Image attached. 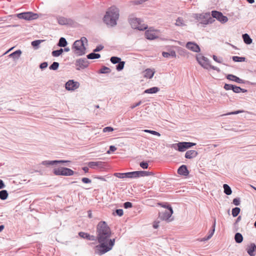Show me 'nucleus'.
Returning a JSON list of instances; mask_svg holds the SVG:
<instances>
[{"label": "nucleus", "instance_id": "obj_1", "mask_svg": "<svg viewBox=\"0 0 256 256\" xmlns=\"http://www.w3.org/2000/svg\"><path fill=\"white\" fill-rule=\"evenodd\" d=\"M96 240L98 244L95 246V252L102 255L111 250L116 242L115 238H112V231L104 221L99 222L96 226Z\"/></svg>", "mask_w": 256, "mask_h": 256}, {"label": "nucleus", "instance_id": "obj_2", "mask_svg": "<svg viewBox=\"0 0 256 256\" xmlns=\"http://www.w3.org/2000/svg\"><path fill=\"white\" fill-rule=\"evenodd\" d=\"M119 18V10L115 6H112L106 11L103 20L108 26H114L116 24Z\"/></svg>", "mask_w": 256, "mask_h": 256}, {"label": "nucleus", "instance_id": "obj_3", "mask_svg": "<svg viewBox=\"0 0 256 256\" xmlns=\"http://www.w3.org/2000/svg\"><path fill=\"white\" fill-rule=\"evenodd\" d=\"M85 44H88V40L86 37H82L80 40H76L72 46V50L76 56H80L86 52Z\"/></svg>", "mask_w": 256, "mask_h": 256}, {"label": "nucleus", "instance_id": "obj_4", "mask_svg": "<svg viewBox=\"0 0 256 256\" xmlns=\"http://www.w3.org/2000/svg\"><path fill=\"white\" fill-rule=\"evenodd\" d=\"M197 60L198 61V63L204 68L208 69L210 68L216 70L218 72H220V70L219 68L212 66L210 64V61L208 59L206 58L204 56L200 55L196 57Z\"/></svg>", "mask_w": 256, "mask_h": 256}, {"label": "nucleus", "instance_id": "obj_5", "mask_svg": "<svg viewBox=\"0 0 256 256\" xmlns=\"http://www.w3.org/2000/svg\"><path fill=\"white\" fill-rule=\"evenodd\" d=\"M194 18L199 22L200 24H203L204 25L212 24L214 21V18L211 17L210 13L196 14Z\"/></svg>", "mask_w": 256, "mask_h": 256}, {"label": "nucleus", "instance_id": "obj_6", "mask_svg": "<svg viewBox=\"0 0 256 256\" xmlns=\"http://www.w3.org/2000/svg\"><path fill=\"white\" fill-rule=\"evenodd\" d=\"M52 172L56 176H71L74 174L72 170L65 167L54 168Z\"/></svg>", "mask_w": 256, "mask_h": 256}, {"label": "nucleus", "instance_id": "obj_7", "mask_svg": "<svg viewBox=\"0 0 256 256\" xmlns=\"http://www.w3.org/2000/svg\"><path fill=\"white\" fill-rule=\"evenodd\" d=\"M38 16L37 14L32 12H24L17 14V18L19 20H36Z\"/></svg>", "mask_w": 256, "mask_h": 256}, {"label": "nucleus", "instance_id": "obj_8", "mask_svg": "<svg viewBox=\"0 0 256 256\" xmlns=\"http://www.w3.org/2000/svg\"><path fill=\"white\" fill-rule=\"evenodd\" d=\"M130 22L133 28L138 29L140 30H144L147 28L145 24H142L140 19L138 18H130Z\"/></svg>", "mask_w": 256, "mask_h": 256}, {"label": "nucleus", "instance_id": "obj_9", "mask_svg": "<svg viewBox=\"0 0 256 256\" xmlns=\"http://www.w3.org/2000/svg\"><path fill=\"white\" fill-rule=\"evenodd\" d=\"M212 18H216L222 24L226 23L228 20V18L224 16L221 12L213 10L212 12Z\"/></svg>", "mask_w": 256, "mask_h": 256}, {"label": "nucleus", "instance_id": "obj_10", "mask_svg": "<svg viewBox=\"0 0 256 256\" xmlns=\"http://www.w3.org/2000/svg\"><path fill=\"white\" fill-rule=\"evenodd\" d=\"M175 144L178 146V151L184 152L186 149L196 145V144L190 142H180Z\"/></svg>", "mask_w": 256, "mask_h": 256}, {"label": "nucleus", "instance_id": "obj_11", "mask_svg": "<svg viewBox=\"0 0 256 256\" xmlns=\"http://www.w3.org/2000/svg\"><path fill=\"white\" fill-rule=\"evenodd\" d=\"M168 210H165L164 212L160 213V218L164 220H168L173 214L172 208L170 206H168Z\"/></svg>", "mask_w": 256, "mask_h": 256}, {"label": "nucleus", "instance_id": "obj_12", "mask_svg": "<svg viewBox=\"0 0 256 256\" xmlns=\"http://www.w3.org/2000/svg\"><path fill=\"white\" fill-rule=\"evenodd\" d=\"M80 83L74 80H69L65 84L66 88L68 90H74L80 86Z\"/></svg>", "mask_w": 256, "mask_h": 256}, {"label": "nucleus", "instance_id": "obj_13", "mask_svg": "<svg viewBox=\"0 0 256 256\" xmlns=\"http://www.w3.org/2000/svg\"><path fill=\"white\" fill-rule=\"evenodd\" d=\"M57 20L58 24L60 25H72L74 24L72 20L64 16H58Z\"/></svg>", "mask_w": 256, "mask_h": 256}, {"label": "nucleus", "instance_id": "obj_14", "mask_svg": "<svg viewBox=\"0 0 256 256\" xmlns=\"http://www.w3.org/2000/svg\"><path fill=\"white\" fill-rule=\"evenodd\" d=\"M186 48L194 52H200V48L199 46L196 43L194 42H188L186 44Z\"/></svg>", "mask_w": 256, "mask_h": 256}, {"label": "nucleus", "instance_id": "obj_15", "mask_svg": "<svg viewBox=\"0 0 256 256\" xmlns=\"http://www.w3.org/2000/svg\"><path fill=\"white\" fill-rule=\"evenodd\" d=\"M88 166L92 168L96 169V168H104V162L100 161L90 162L88 164Z\"/></svg>", "mask_w": 256, "mask_h": 256}, {"label": "nucleus", "instance_id": "obj_16", "mask_svg": "<svg viewBox=\"0 0 256 256\" xmlns=\"http://www.w3.org/2000/svg\"><path fill=\"white\" fill-rule=\"evenodd\" d=\"M146 38L148 40H154L157 38L156 32L154 30H148L145 32Z\"/></svg>", "mask_w": 256, "mask_h": 256}, {"label": "nucleus", "instance_id": "obj_17", "mask_svg": "<svg viewBox=\"0 0 256 256\" xmlns=\"http://www.w3.org/2000/svg\"><path fill=\"white\" fill-rule=\"evenodd\" d=\"M88 64V62L86 58H80L76 61V65L82 68H86Z\"/></svg>", "mask_w": 256, "mask_h": 256}, {"label": "nucleus", "instance_id": "obj_18", "mask_svg": "<svg viewBox=\"0 0 256 256\" xmlns=\"http://www.w3.org/2000/svg\"><path fill=\"white\" fill-rule=\"evenodd\" d=\"M178 173L180 175L188 176L189 174V171L186 165H182L178 168Z\"/></svg>", "mask_w": 256, "mask_h": 256}, {"label": "nucleus", "instance_id": "obj_19", "mask_svg": "<svg viewBox=\"0 0 256 256\" xmlns=\"http://www.w3.org/2000/svg\"><path fill=\"white\" fill-rule=\"evenodd\" d=\"M247 252L250 256H254L256 252V246L254 244H251L246 249Z\"/></svg>", "mask_w": 256, "mask_h": 256}, {"label": "nucleus", "instance_id": "obj_20", "mask_svg": "<svg viewBox=\"0 0 256 256\" xmlns=\"http://www.w3.org/2000/svg\"><path fill=\"white\" fill-rule=\"evenodd\" d=\"M144 78L150 79L153 77L155 71L154 69L147 68L144 71Z\"/></svg>", "mask_w": 256, "mask_h": 256}, {"label": "nucleus", "instance_id": "obj_21", "mask_svg": "<svg viewBox=\"0 0 256 256\" xmlns=\"http://www.w3.org/2000/svg\"><path fill=\"white\" fill-rule=\"evenodd\" d=\"M198 153L194 150H188L185 154V158L188 159H191L196 157Z\"/></svg>", "mask_w": 256, "mask_h": 256}, {"label": "nucleus", "instance_id": "obj_22", "mask_svg": "<svg viewBox=\"0 0 256 256\" xmlns=\"http://www.w3.org/2000/svg\"><path fill=\"white\" fill-rule=\"evenodd\" d=\"M226 78L230 80L234 81V82H236L239 84H244V82L240 78H238L233 74H228L226 76Z\"/></svg>", "mask_w": 256, "mask_h": 256}, {"label": "nucleus", "instance_id": "obj_23", "mask_svg": "<svg viewBox=\"0 0 256 256\" xmlns=\"http://www.w3.org/2000/svg\"><path fill=\"white\" fill-rule=\"evenodd\" d=\"M78 235L80 237L84 238H86L88 240H94V236H90L88 233L81 232L78 233Z\"/></svg>", "mask_w": 256, "mask_h": 256}, {"label": "nucleus", "instance_id": "obj_24", "mask_svg": "<svg viewBox=\"0 0 256 256\" xmlns=\"http://www.w3.org/2000/svg\"><path fill=\"white\" fill-rule=\"evenodd\" d=\"M138 174L136 175V178L140 176H148L153 175L154 174L152 172H146V171H136Z\"/></svg>", "mask_w": 256, "mask_h": 256}, {"label": "nucleus", "instance_id": "obj_25", "mask_svg": "<svg viewBox=\"0 0 256 256\" xmlns=\"http://www.w3.org/2000/svg\"><path fill=\"white\" fill-rule=\"evenodd\" d=\"M160 90V89L158 87H152L146 90L144 93V94H156Z\"/></svg>", "mask_w": 256, "mask_h": 256}, {"label": "nucleus", "instance_id": "obj_26", "mask_svg": "<svg viewBox=\"0 0 256 256\" xmlns=\"http://www.w3.org/2000/svg\"><path fill=\"white\" fill-rule=\"evenodd\" d=\"M162 54L164 58H176V53L174 50H171L170 52H163Z\"/></svg>", "mask_w": 256, "mask_h": 256}, {"label": "nucleus", "instance_id": "obj_27", "mask_svg": "<svg viewBox=\"0 0 256 256\" xmlns=\"http://www.w3.org/2000/svg\"><path fill=\"white\" fill-rule=\"evenodd\" d=\"M242 38L244 42L248 44H250L252 43V39L250 38L249 35L247 34H242Z\"/></svg>", "mask_w": 256, "mask_h": 256}, {"label": "nucleus", "instance_id": "obj_28", "mask_svg": "<svg viewBox=\"0 0 256 256\" xmlns=\"http://www.w3.org/2000/svg\"><path fill=\"white\" fill-rule=\"evenodd\" d=\"M124 178H136V175L138 174L136 171L132 172H128L126 173H122Z\"/></svg>", "mask_w": 256, "mask_h": 256}, {"label": "nucleus", "instance_id": "obj_29", "mask_svg": "<svg viewBox=\"0 0 256 256\" xmlns=\"http://www.w3.org/2000/svg\"><path fill=\"white\" fill-rule=\"evenodd\" d=\"M68 44L66 39L64 38H60L59 40L58 46L60 47H66Z\"/></svg>", "mask_w": 256, "mask_h": 256}, {"label": "nucleus", "instance_id": "obj_30", "mask_svg": "<svg viewBox=\"0 0 256 256\" xmlns=\"http://www.w3.org/2000/svg\"><path fill=\"white\" fill-rule=\"evenodd\" d=\"M234 240L237 243H241L243 240V236L240 233L237 232L234 236Z\"/></svg>", "mask_w": 256, "mask_h": 256}, {"label": "nucleus", "instance_id": "obj_31", "mask_svg": "<svg viewBox=\"0 0 256 256\" xmlns=\"http://www.w3.org/2000/svg\"><path fill=\"white\" fill-rule=\"evenodd\" d=\"M232 90L234 92H236V93H240V92H247V90H246L245 89L242 88L239 86H236L234 85H233Z\"/></svg>", "mask_w": 256, "mask_h": 256}, {"label": "nucleus", "instance_id": "obj_32", "mask_svg": "<svg viewBox=\"0 0 256 256\" xmlns=\"http://www.w3.org/2000/svg\"><path fill=\"white\" fill-rule=\"evenodd\" d=\"M224 189V192L227 195L232 194V191L231 188L227 184H224L223 186Z\"/></svg>", "mask_w": 256, "mask_h": 256}, {"label": "nucleus", "instance_id": "obj_33", "mask_svg": "<svg viewBox=\"0 0 256 256\" xmlns=\"http://www.w3.org/2000/svg\"><path fill=\"white\" fill-rule=\"evenodd\" d=\"M86 56L88 59H96L100 58V55L98 54L92 52L88 54Z\"/></svg>", "mask_w": 256, "mask_h": 256}, {"label": "nucleus", "instance_id": "obj_34", "mask_svg": "<svg viewBox=\"0 0 256 256\" xmlns=\"http://www.w3.org/2000/svg\"><path fill=\"white\" fill-rule=\"evenodd\" d=\"M8 193L6 190H2L0 191V198L2 200H5L7 198Z\"/></svg>", "mask_w": 256, "mask_h": 256}, {"label": "nucleus", "instance_id": "obj_35", "mask_svg": "<svg viewBox=\"0 0 256 256\" xmlns=\"http://www.w3.org/2000/svg\"><path fill=\"white\" fill-rule=\"evenodd\" d=\"M63 52V49L60 48V50L52 51V54L53 56L58 57L62 54Z\"/></svg>", "mask_w": 256, "mask_h": 256}, {"label": "nucleus", "instance_id": "obj_36", "mask_svg": "<svg viewBox=\"0 0 256 256\" xmlns=\"http://www.w3.org/2000/svg\"><path fill=\"white\" fill-rule=\"evenodd\" d=\"M40 164L45 166H49L55 164L54 160H44L42 161Z\"/></svg>", "mask_w": 256, "mask_h": 256}, {"label": "nucleus", "instance_id": "obj_37", "mask_svg": "<svg viewBox=\"0 0 256 256\" xmlns=\"http://www.w3.org/2000/svg\"><path fill=\"white\" fill-rule=\"evenodd\" d=\"M175 24L177 26H184L186 24H184V20L182 18H178L176 20L175 23Z\"/></svg>", "mask_w": 256, "mask_h": 256}, {"label": "nucleus", "instance_id": "obj_38", "mask_svg": "<svg viewBox=\"0 0 256 256\" xmlns=\"http://www.w3.org/2000/svg\"><path fill=\"white\" fill-rule=\"evenodd\" d=\"M240 208L238 207L234 208L232 210V215L234 217H236L240 212Z\"/></svg>", "mask_w": 256, "mask_h": 256}, {"label": "nucleus", "instance_id": "obj_39", "mask_svg": "<svg viewBox=\"0 0 256 256\" xmlns=\"http://www.w3.org/2000/svg\"><path fill=\"white\" fill-rule=\"evenodd\" d=\"M124 64H125V62H124V61H120V62L118 63V64L116 66V70H118V71H120L122 70L124 68Z\"/></svg>", "mask_w": 256, "mask_h": 256}, {"label": "nucleus", "instance_id": "obj_40", "mask_svg": "<svg viewBox=\"0 0 256 256\" xmlns=\"http://www.w3.org/2000/svg\"><path fill=\"white\" fill-rule=\"evenodd\" d=\"M232 60L236 62H242L245 61V58L244 57H240L238 56H234L232 58Z\"/></svg>", "mask_w": 256, "mask_h": 256}, {"label": "nucleus", "instance_id": "obj_41", "mask_svg": "<svg viewBox=\"0 0 256 256\" xmlns=\"http://www.w3.org/2000/svg\"><path fill=\"white\" fill-rule=\"evenodd\" d=\"M120 61L121 58L118 57L112 56L110 58V62L114 64H118Z\"/></svg>", "mask_w": 256, "mask_h": 256}, {"label": "nucleus", "instance_id": "obj_42", "mask_svg": "<svg viewBox=\"0 0 256 256\" xmlns=\"http://www.w3.org/2000/svg\"><path fill=\"white\" fill-rule=\"evenodd\" d=\"M59 66V64L58 62H54L49 67L52 70H56Z\"/></svg>", "mask_w": 256, "mask_h": 256}, {"label": "nucleus", "instance_id": "obj_43", "mask_svg": "<svg viewBox=\"0 0 256 256\" xmlns=\"http://www.w3.org/2000/svg\"><path fill=\"white\" fill-rule=\"evenodd\" d=\"M110 72V68L106 66H103L100 70V73L101 74H108Z\"/></svg>", "mask_w": 256, "mask_h": 256}, {"label": "nucleus", "instance_id": "obj_44", "mask_svg": "<svg viewBox=\"0 0 256 256\" xmlns=\"http://www.w3.org/2000/svg\"><path fill=\"white\" fill-rule=\"evenodd\" d=\"M144 132H146L150 133L153 135L157 136H160V134L159 132H158L156 131H154V130H144Z\"/></svg>", "mask_w": 256, "mask_h": 256}, {"label": "nucleus", "instance_id": "obj_45", "mask_svg": "<svg viewBox=\"0 0 256 256\" xmlns=\"http://www.w3.org/2000/svg\"><path fill=\"white\" fill-rule=\"evenodd\" d=\"M214 232V229H212V232H210V234H208V235L207 236H206L203 238L202 240L206 241V240H210Z\"/></svg>", "mask_w": 256, "mask_h": 256}, {"label": "nucleus", "instance_id": "obj_46", "mask_svg": "<svg viewBox=\"0 0 256 256\" xmlns=\"http://www.w3.org/2000/svg\"><path fill=\"white\" fill-rule=\"evenodd\" d=\"M44 40H36L32 42V45L34 47H36L40 45V44Z\"/></svg>", "mask_w": 256, "mask_h": 256}, {"label": "nucleus", "instance_id": "obj_47", "mask_svg": "<svg viewBox=\"0 0 256 256\" xmlns=\"http://www.w3.org/2000/svg\"><path fill=\"white\" fill-rule=\"evenodd\" d=\"M140 166L141 168H142L144 169H146L148 168V163L146 162H140Z\"/></svg>", "mask_w": 256, "mask_h": 256}, {"label": "nucleus", "instance_id": "obj_48", "mask_svg": "<svg viewBox=\"0 0 256 256\" xmlns=\"http://www.w3.org/2000/svg\"><path fill=\"white\" fill-rule=\"evenodd\" d=\"M114 130V128L110 126L105 127L103 128L102 132H112Z\"/></svg>", "mask_w": 256, "mask_h": 256}, {"label": "nucleus", "instance_id": "obj_49", "mask_svg": "<svg viewBox=\"0 0 256 256\" xmlns=\"http://www.w3.org/2000/svg\"><path fill=\"white\" fill-rule=\"evenodd\" d=\"M243 112L242 110H237V111H234V112H228V113H227L226 114H222L221 116H226V115H230V114H240V113H241V112Z\"/></svg>", "mask_w": 256, "mask_h": 256}, {"label": "nucleus", "instance_id": "obj_50", "mask_svg": "<svg viewBox=\"0 0 256 256\" xmlns=\"http://www.w3.org/2000/svg\"><path fill=\"white\" fill-rule=\"evenodd\" d=\"M212 58L214 61L218 63H222V58H218L215 55L212 56Z\"/></svg>", "mask_w": 256, "mask_h": 256}, {"label": "nucleus", "instance_id": "obj_51", "mask_svg": "<svg viewBox=\"0 0 256 256\" xmlns=\"http://www.w3.org/2000/svg\"><path fill=\"white\" fill-rule=\"evenodd\" d=\"M124 206L125 208H130L132 206V204L130 202H126L124 204Z\"/></svg>", "mask_w": 256, "mask_h": 256}, {"label": "nucleus", "instance_id": "obj_52", "mask_svg": "<svg viewBox=\"0 0 256 256\" xmlns=\"http://www.w3.org/2000/svg\"><path fill=\"white\" fill-rule=\"evenodd\" d=\"M68 162H70V161L64 160H54L55 164H64V163H68Z\"/></svg>", "mask_w": 256, "mask_h": 256}, {"label": "nucleus", "instance_id": "obj_53", "mask_svg": "<svg viewBox=\"0 0 256 256\" xmlns=\"http://www.w3.org/2000/svg\"><path fill=\"white\" fill-rule=\"evenodd\" d=\"M116 148L114 146H110V150L107 152V154H110V152H114L116 150Z\"/></svg>", "mask_w": 256, "mask_h": 256}, {"label": "nucleus", "instance_id": "obj_54", "mask_svg": "<svg viewBox=\"0 0 256 256\" xmlns=\"http://www.w3.org/2000/svg\"><path fill=\"white\" fill-rule=\"evenodd\" d=\"M232 86H233V85L232 84H225L224 86V88L226 90H232Z\"/></svg>", "mask_w": 256, "mask_h": 256}, {"label": "nucleus", "instance_id": "obj_55", "mask_svg": "<svg viewBox=\"0 0 256 256\" xmlns=\"http://www.w3.org/2000/svg\"><path fill=\"white\" fill-rule=\"evenodd\" d=\"M233 204L236 206H239L240 204V200L238 198H235L233 200Z\"/></svg>", "mask_w": 256, "mask_h": 256}, {"label": "nucleus", "instance_id": "obj_56", "mask_svg": "<svg viewBox=\"0 0 256 256\" xmlns=\"http://www.w3.org/2000/svg\"><path fill=\"white\" fill-rule=\"evenodd\" d=\"M82 181L85 184H90L92 182V180L87 178H83L82 179Z\"/></svg>", "mask_w": 256, "mask_h": 256}, {"label": "nucleus", "instance_id": "obj_57", "mask_svg": "<svg viewBox=\"0 0 256 256\" xmlns=\"http://www.w3.org/2000/svg\"><path fill=\"white\" fill-rule=\"evenodd\" d=\"M116 213L117 215H118L120 216H122L124 214V212L122 209H118L116 210Z\"/></svg>", "mask_w": 256, "mask_h": 256}, {"label": "nucleus", "instance_id": "obj_58", "mask_svg": "<svg viewBox=\"0 0 256 256\" xmlns=\"http://www.w3.org/2000/svg\"><path fill=\"white\" fill-rule=\"evenodd\" d=\"M48 66V64L46 62H44L40 64V68L41 69H44V68H46Z\"/></svg>", "mask_w": 256, "mask_h": 256}, {"label": "nucleus", "instance_id": "obj_59", "mask_svg": "<svg viewBox=\"0 0 256 256\" xmlns=\"http://www.w3.org/2000/svg\"><path fill=\"white\" fill-rule=\"evenodd\" d=\"M114 176L118 178H124L122 173H114Z\"/></svg>", "mask_w": 256, "mask_h": 256}, {"label": "nucleus", "instance_id": "obj_60", "mask_svg": "<svg viewBox=\"0 0 256 256\" xmlns=\"http://www.w3.org/2000/svg\"><path fill=\"white\" fill-rule=\"evenodd\" d=\"M104 48V46H96V48L94 50V52H98L102 50Z\"/></svg>", "mask_w": 256, "mask_h": 256}, {"label": "nucleus", "instance_id": "obj_61", "mask_svg": "<svg viewBox=\"0 0 256 256\" xmlns=\"http://www.w3.org/2000/svg\"><path fill=\"white\" fill-rule=\"evenodd\" d=\"M142 104V102L140 101L136 103V104H134L131 106L132 108H134L140 106Z\"/></svg>", "mask_w": 256, "mask_h": 256}, {"label": "nucleus", "instance_id": "obj_62", "mask_svg": "<svg viewBox=\"0 0 256 256\" xmlns=\"http://www.w3.org/2000/svg\"><path fill=\"white\" fill-rule=\"evenodd\" d=\"M5 187V185L4 184V182L0 180V189H2Z\"/></svg>", "mask_w": 256, "mask_h": 256}, {"label": "nucleus", "instance_id": "obj_63", "mask_svg": "<svg viewBox=\"0 0 256 256\" xmlns=\"http://www.w3.org/2000/svg\"><path fill=\"white\" fill-rule=\"evenodd\" d=\"M8 56L9 57H12L13 58H14L16 57V51L12 53L11 54H9Z\"/></svg>", "mask_w": 256, "mask_h": 256}, {"label": "nucleus", "instance_id": "obj_64", "mask_svg": "<svg viewBox=\"0 0 256 256\" xmlns=\"http://www.w3.org/2000/svg\"><path fill=\"white\" fill-rule=\"evenodd\" d=\"M153 227L154 228H157L158 227V222H154L153 224Z\"/></svg>", "mask_w": 256, "mask_h": 256}]
</instances>
